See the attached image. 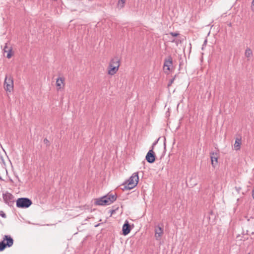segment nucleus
Returning a JSON list of instances; mask_svg holds the SVG:
<instances>
[{"label": "nucleus", "mask_w": 254, "mask_h": 254, "mask_svg": "<svg viewBox=\"0 0 254 254\" xmlns=\"http://www.w3.org/2000/svg\"><path fill=\"white\" fill-rule=\"evenodd\" d=\"M138 182V176L137 173H134L130 178L123 184L124 187L122 190H130L135 187Z\"/></svg>", "instance_id": "obj_1"}, {"label": "nucleus", "mask_w": 254, "mask_h": 254, "mask_svg": "<svg viewBox=\"0 0 254 254\" xmlns=\"http://www.w3.org/2000/svg\"><path fill=\"white\" fill-rule=\"evenodd\" d=\"M117 199L116 194H108L96 201V204L98 205H108L115 201Z\"/></svg>", "instance_id": "obj_2"}, {"label": "nucleus", "mask_w": 254, "mask_h": 254, "mask_svg": "<svg viewBox=\"0 0 254 254\" xmlns=\"http://www.w3.org/2000/svg\"><path fill=\"white\" fill-rule=\"evenodd\" d=\"M120 66V60L118 57H115L110 62L109 66L108 73L109 74L113 75L115 74L119 69Z\"/></svg>", "instance_id": "obj_3"}, {"label": "nucleus", "mask_w": 254, "mask_h": 254, "mask_svg": "<svg viewBox=\"0 0 254 254\" xmlns=\"http://www.w3.org/2000/svg\"><path fill=\"white\" fill-rule=\"evenodd\" d=\"M32 204L31 200L27 197L18 198L16 201V207L20 208H27Z\"/></svg>", "instance_id": "obj_4"}, {"label": "nucleus", "mask_w": 254, "mask_h": 254, "mask_svg": "<svg viewBox=\"0 0 254 254\" xmlns=\"http://www.w3.org/2000/svg\"><path fill=\"white\" fill-rule=\"evenodd\" d=\"M3 87L6 92H10L13 89V79L11 75H6Z\"/></svg>", "instance_id": "obj_5"}, {"label": "nucleus", "mask_w": 254, "mask_h": 254, "mask_svg": "<svg viewBox=\"0 0 254 254\" xmlns=\"http://www.w3.org/2000/svg\"><path fill=\"white\" fill-rule=\"evenodd\" d=\"M156 142H154L152 145V148L149 150L147 152L146 156L145 159L147 162L149 163H153L155 162L156 159V155L153 151V147L154 145L156 144Z\"/></svg>", "instance_id": "obj_6"}, {"label": "nucleus", "mask_w": 254, "mask_h": 254, "mask_svg": "<svg viewBox=\"0 0 254 254\" xmlns=\"http://www.w3.org/2000/svg\"><path fill=\"white\" fill-rule=\"evenodd\" d=\"M173 65V60L171 56H169L164 60L163 68L165 72L171 70V67Z\"/></svg>", "instance_id": "obj_7"}, {"label": "nucleus", "mask_w": 254, "mask_h": 254, "mask_svg": "<svg viewBox=\"0 0 254 254\" xmlns=\"http://www.w3.org/2000/svg\"><path fill=\"white\" fill-rule=\"evenodd\" d=\"M163 226L158 225L155 227V238L156 240L160 241L161 240L163 234Z\"/></svg>", "instance_id": "obj_8"}, {"label": "nucleus", "mask_w": 254, "mask_h": 254, "mask_svg": "<svg viewBox=\"0 0 254 254\" xmlns=\"http://www.w3.org/2000/svg\"><path fill=\"white\" fill-rule=\"evenodd\" d=\"M13 198V196L9 192L3 194L4 201L9 206H11L14 203Z\"/></svg>", "instance_id": "obj_9"}, {"label": "nucleus", "mask_w": 254, "mask_h": 254, "mask_svg": "<svg viewBox=\"0 0 254 254\" xmlns=\"http://www.w3.org/2000/svg\"><path fill=\"white\" fill-rule=\"evenodd\" d=\"M123 234L124 235H127L131 230L130 225L128 222L126 220L123 226Z\"/></svg>", "instance_id": "obj_10"}, {"label": "nucleus", "mask_w": 254, "mask_h": 254, "mask_svg": "<svg viewBox=\"0 0 254 254\" xmlns=\"http://www.w3.org/2000/svg\"><path fill=\"white\" fill-rule=\"evenodd\" d=\"M211 164L215 168L218 163V155L216 153L212 152L210 155Z\"/></svg>", "instance_id": "obj_11"}, {"label": "nucleus", "mask_w": 254, "mask_h": 254, "mask_svg": "<svg viewBox=\"0 0 254 254\" xmlns=\"http://www.w3.org/2000/svg\"><path fill=\"white\" fill-rule=\"evenodd\" d=\"M3 241H6V243H5V245L6 247H10L11 246H12L13 244V240L12 238L9 235H4Z\"/></svg>", "instance_id": "obj_12"}, {"label": "nucleus", "mask_w": 254, "mask_h": 254, "mask_svg": "<svg viewBox=\"0 0 254 254\" xmlns=\"http://www.w3.org/2000/svg\"><path fill=\"white\" fill-rule=\"evenodd\" d=\"M64 79L62 77H59L57 79L56 84L58 90L62 88L63 86H64Z\"/></svg>", "instance_id": "obj_13"}, {"label": "nucleus", "mask_w": 254, "mask_h": 254, "mask_svg": "<svg viewBox=\"0 0 254 254\" xmlns=\"http://www.w3.org/2000/svg\"><path fill=\"white\" fill-rule=\"evenodd\" d=\"M241 144V139L237 138L235 140V143L234 144V148L236 150H239L240 149Z\"/></svg>", "instance_id": "obj_14"}, {"label": "nucleus", "mask_w": 254, "mask_h": 254, "mask_svg": "<svg viewBox=\"0 0 254 254\" xmlns=\"http://www.w3.org/2000/svg\"><path fill=\"white\" fill-rule=\"evenodd\" d=\"M245 56L248 59L253 56V51L250 48H247L245 52Z\"/></svg>", "instance_id": "obj_15"}, {"label": "nucleus", "mask_w": 254, "mask_h": 254, "mask_svg": "<svg viewBox=\"0 0 254 254\" xmlns=\"http://www.w3.org/2000/svg\"><path fill=\"white\" fill-rule=\"evenodd\" d=\"M125 0H119L118 2V7L121 9L124 7Z\"/></svg>", "instance_id": "obj_16"}, {"label": "nucleus", "mask_w": 254, "mask_h": 254, "mask_svg": "<svg viewBox=\"0 0 254 254\" xmlns=\"http://www.w3.org/2000/svg\"><path fill=\"white\" fill-rule=\"evenodd\" d=\"M6 247V246L3 241L0 242V252L3 251Z\"/></svg>", "instance_id": "obj_17"}, {"label": "nucleus", "mask_w": 254, "mask_h": 254, "mask_svg": "<svg viewBox=\"0 0 254 254\" xmlns=\"http://www.w3.org/2000/svg\"><path fill=\"white\" fill-rule=\"evenodd\" d=\"M6 53H7L6 58L10 59L12 56V48L10 47L9 49H8V51Z\"/></svg>", "instance_id": "obj_18"}, {"label": "nucleus", "mask_w": 254, "mask_h": 254, "mask_svg": "<svg viewBox=\"0 0 254 254\" xmlns=\"http://www.w3.org/2000/svg\"><path fill=\"white\" fill-rule=\"evenodd\" d=\"M8 49H9V48H8L7 46V43H6L3 49L4 53L7 52Z\"/></svg>", "instance_id": "obj_19"}, {"label": "nucleus", "mask_w": 254, "mask_h": 254, "mask_svg": "<svg viewBox=\"0 0 254 254\" xmlns=\"http://www.w3.org/2000/svg\"><path fill=\"white\" fill-rule=\"evenodd\" d=\"M170 34L173 37H177L179 35V33L178 32H171L170 33Z\"/></svg>", "instance_id": "obj_20"}, {"label": "nucleus", "mask_w": 254, "mask_h": 254, "mask_svg": "<svg viewBox=\"0 0 254 254\" xmlns=\"http://www.w3.org/2000/svg\"><path fill=\"white\" fill-rule=\"evenodd\" d=\"M175 76L174 78H173L172 79H171L169 81V83H168V86H171V85L173 84V83L174 82V80H175Z\"/></svg>", "instance_id": "obj_21"}, {"label": "nucleus", "mask_w": 254, "mask_h": 254, "mask_svg": "<svg viewBox=\"0 0 254 254\" xmlns=\"http://www.w3.org/2000/svg\"><path fill=\"white\" fill-rule=\"evenodd\" d=\"M0 216L2 218H6V214L2 211H0Z\"/></svg>", "instance_id": "obj_22"}, {"label": "nucleus", "mask_w": 254, "mask_h": 254, "mask_svg": "<svg viewBox=\"0 0 254 254\" xmlns=\"http://www.w3.org/2000/svg\"><path fill=\"white\" fill-rule=\"evenodd\" d=\"M241 188L240 187H235V190L238 192V193H239L241 190Z\"/></svg>", "instance_id": "obj_23"}, {"label": "nucleus", "mask_w": 254, "mask_h": 254, "mask_svg": "<svg viewBox=\"0 0 254 254\" xmlns=\"http://www.w3.org/2000/svg\"><path fill=\"white\" fill-rule=\"evenodd\" d=\"M207 42V40H205L204 42H203V44L202 45V50L203 49V47L206 45Z\"/></svg>", "instance_id": "obj_24"}, {"label": "nucleus", "mask_w": 254, "mask_h": 254, "mask_svg": "<svg viewBox=\"0 0 254 254\" xmlns=\"http://www.w3.org/2000/svg\"><path fill=\"white\" fill-rule=\"evenodd\" d=\"M252 196H253V198L254 199V189L253 190V191H252Z\"/></svg>", "instance_id": "obj_25"}, {"label": "nucleus", "mask_w": 254, "mask_h": 254, "mask_svg": "<svg viewBox=\"0 0 254 254\" xmlns=\"http://www.w3.org/2000/svg\"><path fill=\"white\" fill-rule=\"evenodd\" d=\"M253 6H254V0H253V1H252V7Z\"/></svg>", "instance_id": "obj_26"}, {"label": "nucleus", "mask_w": 254, "mask_h": 254, "mask_svg": "<svg viewBox=\"0 0 254 254\" xmlns=\"http://www.w3.org/2000/svg\"><path fill=\"white\" fill-rule=\"evenodd\" d=\"M47 141H48V140L47 139H44V142H47Z\"/></svg>", "instance_id": "obj_27"}, {"label": "nucleus", "mask_w": 254, "mask_h": 254, "mask_svg": "<svg viewBox=\"0 0 254 254\" xmlns=\"http://www.w3.org/2000/svg\"><path fill=\"white\" fill-rule=\"evenodd\" d=\"M172 42H175V40H173L171 41Z\"/></svg>", "instance_id": "obj_28"}, {"label": "nucleus", "mask_w": 254, "mask_h": 254, "mask_svg": "<svg viewBox=\"0 0 254 254\" xmlns=\"http://www.w3.org/2000/svg\"><path fill=\"white\" fill-rule=\"evenodd\" d=\"M98 225H99V224H97V225H95V227H97V226H98Z\"/></svg>", "instance_id": "obj_29"}, {"label": "nucleus", "mask_w": 254, "mask_h": 254, "mask_svg": "<svg viewBox=\"0 0 254 254\" xmlns=\"http://www.w3.org/2000/svg\"><path fill=\"white\" fill-rule=\"evenodd\" d=\"M0 179L2 180V178H1V177L0 176Z\"/></svg>", "instance_id": "obj_30"}, {"label": "nucleus", "mask_w": 254, "mask_h": 254, "mask_svg": "<svg viewBox=\"0 0 254 254\" xmlns=\"http://www.w3.org/2000/svg\"><path fill=\"white\" fill-rule=\"evenodd\" d=\"M248 254H250V253H249Z\"/></svg>", "instance_id": "obj_31"}]
</instances>
